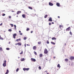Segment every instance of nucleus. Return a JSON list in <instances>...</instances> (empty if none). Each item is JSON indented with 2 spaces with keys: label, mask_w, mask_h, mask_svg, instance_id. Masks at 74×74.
Here are the masks:
<instances>
[{
  "label": "nucleus",
  "mask_w": 74,
  "mask_h": 74,
  "mask_svg": "<svg viewBox=\"0 0 74 74\" xmlns=\"http://www.w3.org/2000/svg\"><path fill=\"white\" fill-rule=\"evenodd\" d=\"M33 31H31V33H33Z\"/></svg>",
  "instance_id": "3c124183"
},
{
  "label": "nucleus",
  "mask_w": 74,
  "mask_h": 74,
  "mask_svg": "<svg viewBox=\"0 0 74 74\" xmlns=\"http://www.w3.org/2000/svg\"><path fill=\"white\" fill-rule=\"evenodd\" d=\"M36 46H35L33 47V49L34 50H36Z\"/></svg>",
  "instance_id": "423d86ee"
},
{
  "label": "nucleus",
  "mask_w": 74,
  "mask_h": 74,
  "mask_svg": "<svg viewBox=\"0 0 74 74\" xmlns=\"http://www.w3.org/2000/svg\"><path fill=\"white\" fill-rule=\"evenodd\" d=\"M56 5L58 6V7H60V3H56Z\"/></svg>",
  "instance_id": "f8f14e48"
},
{
  "label": "nucleus",
  "mask_w": 74,
  "mask_h": 74,
  "mask_svg": "<svg viewBox=\"0 0 74 74\" xmlns=\"http://www.w3.org/2000/svg\"><path fill=\"white\" fill-rule=\"evenodd\" d=\"M3 25V23H1L0 24V26H1Z\"/></svg>",
  "instance_id": "de8ad7c7"
},
{
  "label": "nucleus",
  "mask_w": 74,
  "mask_h": 74,
  "mask_svg": "<svg viewBox=\"0 0 74 74\" xmlns=\"http://www.w3.org/2000/svg\"><path fill=\"white\" fill-rule=\"evenodd\" d=\"M52 24H54V23L53 22H52Z\"/></svg>",
  "instance_id": "603ef678"
},
{
  "label": "nucleus",
  "mask_w": 74,
  "mask_h": 74,
  "mask_svg": "<svg viewBox=\"0 0 74 74\" xmlns=\"http://www.w3.org/2000/svg\"><path fill=\"white\" fill-rule=\"evenodd\" d=\"M8 31L9 32H12V30H11V29H9L8 30Z\"/></svg>",
  "instance_id": "2f4dec72"
},
{
  "label": "nucleus",
  "mask_w": 74,
  "mask_h": 74,
  "mask_svg": "<svg viewBox=\"0 0 74 74\" xmlns=\"http://www.w3.org/2000/svg\"><path fill=\"white\" fill-rule=\"evenodd\" d=\"M51 44H53V45H55V43L54 42H51Z\"/></svg>",
  "instance_id": "a211bd4d"
},
{
  "label": "nucleus",
  "mask_w": 74,
  "mask_h": 74,
  "mask_svg": "<svg viewBox=\"0 0 74 74\" xmlns=\"http://www.w3.org/2000/svg\"><path fill=\"white\" fill-rule=\"evenodd\" d=\"M19 13H21V11H18L17 12V15H18V14H19Z\"/></svg>",
  "instance_id": "4468645a"
},
{
  "label": "nucleus",
  "mask_w": 74,
  "mask_h": 74,
  "mask_svg": "<svg viewBox=\"0 0 74 74\" xmlns=\"http://www.w3.org/2000/svg\"><path fill=\"white\" fill-rule=\"evenodd\" d=\"M47 43L48 44H49V41H48V40L47 41Z\"/></svg>",
  "instance_id": "f704fd0d"
},
{
  "label": "nucleus",
  "mask_w": 74,
  "mask_h": 74,
  "mask_svg": "<svg viewBox=\"0 0 74 74\" xmlns=\"http://www.w3.org/2000/svg\"><path fill=\"white\" fill-rule=\"evenodd\" d=\"M12 12H14V11L13 10L12 11Z\"/></svg>",
  "instance_id": "5fc2aeb1"
},
{
  "label": "nucleus",
  "mask_w": 74,
  "mask_h": 74,
  "mask_svg": "<svg viewBox=\"0 0 74 74\" xmlns=\"http://www.w3.org/2000/svg\"><path fill=\"white\" fill-rule=\"evenodd\" d=\"M47 74H49V73H47Z\"/></svg>",
  "instance_id": "680f3d73"
},
{
  "label": "nucleus",
  "mask_w": 74,
  "mask_h": 74,
  "mask_svg": "<svg viewBox=\"0 0 74 74\" xmlns=\"http://www.w3.org/2000/svg\"><path fill=\"white\" fill-rule=\"evenodd\" d=\"M40 57H42V54H40L39 55Z\"/></svg>",
  "instance_id": "412c9836"
},
{
  "label": "nucleus",
  "mask_w": 74,
  "mask_h": 74,
  "mask_svg": "<svg viewBox=\"0 0 74 74\" xmlns=\"http://www.w3.org/2000/svg\"><path fill=\"white\" fill-rule=\"evenodd\" d=\"M34 53L36 55H37V53L35 51H34Z\"/></svg>",
  "instance_id": "4be33fe9"
},
{
  "label": "nucleus",
  "mask_w": 74,
  "mask_h": 74,
  "mask_svg": "<svg viewBox=\"0 0 74 74\" xmlns=\"http://www.w3.org/2000/svg\"><path fill=\"white\" fill-rule=\"evenodd\" d=\"M57 66L58 67H59V68H60V64H58V65Z\"/></svg>",
  "instance_id": "b1692460"
},
{
  "label": "nucleus",
  "mask_w": 74,
  "mask_h": 74,
  "mask_svg": "<svg viewBox=\"0 0 74 74\" xmlns=\"http://www.w3.org/2000/svg\"><path fill=\"white\" fill-rule=\"evenodd\" d=\"M70 29H71V28L70 27H69L66 29V31H69V30H70Z\"/></svg>",
  "instance_id": "20e7f679"
},
{
  "label": "nucleus",
  "mask_w": 74,
  "mask_h": 74,
  "mask_svg": "<svg viewBox=\"0 0 74 74\" xmlns=\"http://www.w3.org/2000/svg\"><path fill=\"white\" fill-rule=\"evenodd\" d=\"M59 27L60 29H62L63 27V26L62 25H60Z\"/></svg>",
  "instance_id": "ddd939ff"
},
{
  "label": "nucleus",
  "mask_w": 74,
  "mask_h": 74,
  "mask_svg": "<svg viewBox=\"0 0 74 74\" xmlns=\"http://www.w3.org/2000/svg\"><path fill=\"white\" fill-rule=\"evenodd\" d=\"M38 68L40 70H41V66H40L38 67Z\"/></svg>",
  "instance_id": "4c0bfd02"
},
{
  "label": "nucleus",
  "mask_w": 74,
  "mask_h": 74,
  "mask_svg": "<svg viewBox=\"0 0 74 74\" xmlns=\"http://www.w3.org/2000/svg\"><path fill=\"white\" fill-rule=\"evenodd\" d=\"M53 58L54 59H55V57H54Z\"/></svg>",
  "instance_id": "13d9d810"
},
{
  "label": "nucleus",
  "mask_w": 74,
  "mask_h": 74,
  "mask_svg": "<svg viewBox=\"0 0 74 74\" xmlns=\"http://www.w3.org/2000/svg\"><path fill=\"white\" fill-rule=\"evenodd\" d=\"M22 16L23 18H26V15H25V14H23Z\"/></svg>",
  "instance_id": "9b49d317"
},
{
  "label": "nucleus",
  "mask_w": 74,
  "mask_h": 74,
  "mask_svg": "<svg viewBox=\"0 0 74 74\" xmlns=\"http://www.w3.org/2000/svg\"><path fill=\"white\" fill-rule=\"evenodd\" d=\"M29 30H30V29H29V28H27V29L26 30H27V31H29Z\"/></svg>",
  "instance_id": "473e14b6"
},
{
  "label": "nucleus",
  "mask_w": 74,
  "mask_h": 74,
  "mask_svg": "<svg viewBox=\"0 0 74 74\" xmlns=\"http://www.w3.org/2000/svg\"><path fill=\"white\" fill-rule=\"evenodd\" d=\"M28 8L29 9H30V10H33V8L30 6L28 7Z\"/></svg>",
  "instance_id": "2eb2a0df"
},
{
  "label": "nucleus",
  "mask_w": 74,
  "mask_h": 74,
  "mask_svg": "<svg viewBox=\"0 0 74 74\" xmlns=\"http://www.w3.org/2000/svg\"><path fill=\"white\" fill-rule=\"evenodd\" d=\"M27 46H30V45L27 44Z\"/></svg>",
  "instance_id": "8fccbe9b"
},
{
  "label": "nucleus",
  "mask_w": 74,
  "mask_h": 74,
  "mask_svg": "<svg viewBox=\"0 0 74 74\" xmlns=\"http://www.w3.org/2000/svg\"><path fill=\"white\" fill-rule=\"evenodd\" d=\"M6 62H7L6 60H5L4 61V63L3 64V67H5L6 66Z\"/></svg>",
  "instance_id": "f257e3e1"
},
{
  "label": "nucleus",
  "mask_w": 74,
  "mask_h": 74,
  "mask_svg": "<svg viewBox=\"0 0 74 74\" xmlns=\"http://www.w3.org/2000/svg\"><path fill=\"white\" fill-rule=\"evenodd\" d=\"M49 21L50 22H52V18L51 17H50L49 18Z\"/></svg>",
  "instance_id": "1a4fd4ad"
},
{
  "label": "nucleus",
  "mask_w": 74,
  "mask_h": 74,
  "mask_svg": "<svg viewBox=\"0 0 74 74\" xmlns=\"http://www.w3.org/2000/svg\"><path fill=\"white\" fill-rule=\"evenodd\" d=\"M16 45H18L19 46H20L22 45V44L21 43V42L18 43H16L15 44Z\"/></svg>",
  "instance_id": "7ed1b4c3"
},
{
  "label": "nucleus",
  "mask_w": 74,
  "mask_h": 74,
  "mask_svg": "<svg viewBox=\"0 0 74 74\" xmlns=\"http://www.w3.org/2000/svg\"><path fill=\"white\" fill-rule=\"evenodd\" d=\"M31 60H32V61H33V62H36V60L35 59L33 58H31Z\"/></svg>",
  "instance_id": "39448f33"
},
{
  "label": "nucleus",
  "mask_w": 74,
  "mask_h": 74,
  "mask_svg": "<svg viewBox=\"0 0 74 74\" xmlns=\"http://www.w3.org/2000/svg\"><path fill=\"white\" fill-rule=\"evenodd\" d=\"M23 51H22L21 52V53H20V55H21L22 54H23Z\"/></svg>",
  "instance_id": "7c9ffc66"
},
{
  "label": "nucleus",
  "mask_w": 74,
  "mask_h": 74,
  "mask_svg": "<svg viewBox=\"0 0 74 74\" xmlns=\"http://www.w3.org/2000/svg\"><path fill=\"white\" fill-rule=\"evenodd\" d=\"M20 35H22V33H20Z\"/></svg>",
  "instance_id": "09e8293b"
},
{
  "label": "nucleus",
  "mask_w": 74,
  "mask_h": 74,
  "mask_svg": "<svg viewBox=\"0 0 74 74\" xmlns=\"http://www.w3.org/2000/svg\"><path fill=\"white\" fill-rule=\"evenodd\" d=\"M65 60L66 62H67V61L69 60H68L67 59H65Z\"/></svg>",
  "instance_id": "bb28decb"
},
{
  "label": "nucleus",
  "mask_w": 74,
  "mask_h": 74,
  "mask_svg": "<svg viewBox=\"0 0 74 74\" xmlns=\"http://www.w3.org/2000/svg\"><path fill=\"white\" fill-rule=\"evenodd\" d=\"M29 70V68H25V70H27V71H28Z\"/></svg>",
  "instance_id": "c85d7f7f"
},
{
  "label": "nucleus",
  "mask_w": 74,
  "mask_h": 74,
  "mask_svg": "<svg viewBox=\"0 0 74 74\" xmlns=\"http://www.w3.org/2000/svg\"><path fill=\"white\" fill-rule=\"evenodd\" d=\"M7 50H10V48H6Z\"/></svg>",
  "instance_id": "37998d69"
},
{
  "label": "nucleus",
  "mask_w": 74,
  "mask_h": 74,
  "mask_svg": "<svg viewBox=\"0 0 74 74\" xmlns=\"http://www.w3.org/2000/svg\"><path fill=\"white\" fill-rule=\"evenodd\" d=\"M5 14H3L2 16H5Z\"/></svg>",
  "instance_id": "79ce46f5"
},
{
  "label": "nucleus",
  "mask_w": 74,
  "mask_h": 74,
  "mask_svg": "<svg viewBox=\"0 0 74 74\" xmlns=\"http://www.w3.org/2000/svg\"><path fill=\"white\" fill-rule=\"evenodd\" d=\"M51 23H49V25H51Z\"/></svg>",
  "instance_id": "49530a36"
},
{
  "label": "nucleus",
  "mask_w": 74,
  "mask_h": 74,
  "mask_svg": "<svg viewBox=\"0 0 74 74\" xmlns=\"http://www.w3.org/2000/svg\"><path fill=\"white\" fill-rule=\"evenodd\" d=\"M18 70H19V68H18L16 70V71H17V72H18Z\"/></svg>",
  "instance_id": "ea45409f"
},
{
  "label": "nucleus",
  "mask_w": 74,
  "mask_h": 74,
  "mask_svg": "<svg viewBox=\"0 0 74 74\" xmlns=\"http://www.w3.org/2000/svg\"><path fill=\"white\" fill-rule=\"evenodd\" d=\"M14 29H16V26L15 25H14Z\"/></svg>",
  "instance_id": "5701e85b"
},
{
  "label": "nucleus",
  "mask_w": 74,
  "mask_h": 74,
  "mask_svg": "<svg viewBox=\"0 0 74 74\" xmlns=\"http://www.w3.org/2000/svg\"><path fill=\"white\" fill-rule=\"evenodd\" d=\"M48 16V15H46L45 16V18H46Z\"/></svg>",
  "instance_id": "393cba45"
},
{
  "label": "nucleus",
  "mask_w": 74,
  "mask_h": 74,
  "mask_svg": "<svg viewBox=\"0 0 74 74\" xmlns=\"http://www.w3.org/2000/svg\"><path fill=\"white\" fill-rule=\"evenodd\" d=\"M10 25H11V27H13L14 26V25L13 24H10Z\"/></svg>",
  "instance_id": "cd10ccee"
},
{
  "label": "nucleus",
  "mask_w": 74,
  "mask_h": 74,
  "mask_svg": "<svg viewBox=\"0 0 74 74\" xmlns=\"http://www.w3.org/2000/svg\"><path fill=\"white\" fill-rule=\"evenodd\" d=\"M25 60V58H23V59H21V61L22 62L23 61H24Z\"/></svg>",
  "instance_id": "aec40b11"
},
{
  "label": "nucleus",
  "mask_w": 74,
  "mask_h": 74,
  "mask_svg": "<svg viewBox=\"0 0 74 74\" xmlns=\"http://www.w3.org/2000/svg\"><path fill=\"white\" fill-rule=\"evenodd\" d=\"M21 40V39H17V40H16V41L18 42L19 41Z\"/></svg>",
  "instance_id": "f3484780"
},
{
  "label": "nucleus",
  "mask_w": 74,
  "mask_h": 74,
  "mask_svg": "<svg viewBox=\"0 0 74 74\" xmlns=\"http://www.w3.org/2000/svg\"><path fill=\"white\" fill-rule=\"evenodd\" d=\"M44 53L45 54H47L48 53V51L47 49H45L44 51Z\"/></svg>",
  "instance_id": "f03ea898"
},
{
  "label": "nucleus",
  "mask_w": 74,
  "mask_h": 74,
  "mask_svg": "<svg viewBox=\"0 0 74 74\" xmlns=\"http://www.w3.org/2000/svg\"><path fill=\"white\" fill-rule=\"evenodd\" d=\"M9 17L10 19H11V16H9Z\"/></svg>",
  "instance_id": "c03bdc74"
},
{
  "label": "nucleus",
  "mask_w": 74,
  "mask_h": 74,
  "mask_svg": "<svg viewBox=\"0 0 74 74\" xmlns=\"http://www.w3.org/2000/svg\"><path fill=\"white\" fill-rule=\"evenodd\" d=\"M6 73H9V71L8 69L7 70V72Z\"/></svg>",
  "instance_id": "c9c22d12"
},
{
  "label": "nucleus",
  "mask_w": 74,
  "mask_h": 74,
  "mask_svg": "<svg viewBox=\"0 0 74 74\" xmlns=\"http://www.w3.org/2000/svg\"><path fill=\"white\" fill-rule=\"evenodd\" d=\"M24 46L25 47H26V44H25Z\"/></svg>",
  "instance_id": "a18cd8bd"
},
{
  "label": "nucleus",
  "mask_w": 74,
  "mask_h": 74,
  "mask_svg": "<svg viewBox=\"0 0 74 74\" xmlns=\"http://www.w3.org/2000/svg\"><path fill=\"white\" fill-rule=\"evenodd\" d=\"M6 73H9V71L8 69L7 70V72Z\"/></svg>",
  "instance_id": "e433bc0d"
},
{
  "label": "nucleus",
  "mask_w": 74,
  "mask_h": 74,
  "mask_svg": "<svg viewBox=\"0 0 74 74\" xmlns=\"http://www.w3.org/2000/svg\"><path fill=\"white\" fill-rule=\"evenodd\" d=\"M70 34H71V35H72V33H71V31H70Z\"/></svg>",
  "instance_id": "58836bf2"
},
{
  "label": "nucleus",
  "mask_w": 74,
  "mask_h": 74,
  "mask_svg": "<svg viewBox=\"0 0 74 74\" xmlns=\"http://www.w3.org/2000/svg\"><path fill=\"white\" fill-rule=\"evenodd\" d=\"M23 70L24 71H25V70H26V68H23Z\"/></svg>",
  "instance_id": "a19ab883"
},
{
  "label": "nucleus",
  "mask_w": 74,
  "mask_h": 74,
  "mask_svg": "<svg viewBox=\"0 0 74 74\" xmlns=\"http://www.w3.org/2000/svg\"><path fill=\"white\" fill-rule=\"evenodd\" d=\"M16 16L17 17H18V16Z\"/></svg>",
  "instance_id": "052dcab7"
},
{
  "label": "nucleus",
  "mask_w": 74,
  "mask_h": 74,
  "mask_svg": "<svg viewBox=\"0 0 74 74\" xmlns=\"http://www.w3.org/2000/svg\"><path fill=\"white\" fill-rule=\"evenodd\" d=\"M13 37L14 38H15V36H16V34H14L13 35Z\"/></svg>",
  "instance_id": "6e6552de"
},
{
  "label": "nucleus",
  "mask_w": 74,
  "mask_h": 74,
  "mask_svg": "<svg viewBox=\"0 0 74 74\" xmlns=\"http://www.w3.org/2000/svg\"><path fill=\"white\" fill-rule=\"evenodd\" d=\"M49 5L51 6H52L53 5V4L51 2H49Z\"/></svg>",
  "instance_id": "9d476101"
},
{
  "label": "nucleus",
  "mask_w": 74,
  "mask_h": 74,
  "mask_svg": "<svg viewBox=\"0 0 74 74\" xmlns=\"http://www.w3.org/2000/svg\"><path fill=\"white\" fill-rule=\"evenodd\" d=\"M66 45V44H65V45Z\"/></svg>",
  "instance_id": "e2e57ef3"
},
{
  "label": "nucleus",
  "mask_w": 74,
  "mask_h": 74,
  "mask_svg": "<svg viewBox=\"0 0 74 74\" xmlns=\"http://www.w3.org/2000/svg\"><path fill=\"white\" fill-rule=\"evenodd\" d=\"M26 39H27V38H26V37H24V40H26Z\"/></svg>",
  "instance_id": "c756f323"
},
{
  "label": "nucleus",
  "mask_w": 74,
  "mask_h": 74,
  "mask_svg": "<svg viewBox=\"0 0 74 74\" xmlns=\"http://www.w3.org/2000/svg\"><path fill=\"white\" fill-rule=\"evenodd\" d=\"M58 18H60V16H58Z\"/></svg>",
  "instance_id": "6e6d98bb"
},
{
  "label": "nucleus",
  "mask_w": 74,
  "mask_h": 74,
  "mask_svg": "<svg viewBox=\"0 0 74 74\" xmlns=\"http://www.w3.org/2000/svg\"><path fill=\"white\" fill-rule=\"evenodd\" d=\"M10 43H11V42H9V44H10Z\"/></svg>",
  "instance_id": "4d7b16f0"
},
{
  "label": "nucleus",
  "mask_w": 74,
  "mask_h": 74,
  "mask_svg": "<svg viewBox=\"0 0 74 74\" xmlns=\"http://www.w3.org/2000/svg\"><path fill=\"white\" fill-rule=\"evenodd\" d=\"M70 60H73V59H74V56H71L70 58Z\"/></svg>",
  "instance_id": "0eeeda50"
},
{
  "label": "nucleus",
  "mask_w": 74,
  "mask_h": 74,
  "mask_svg": "<svg viewBox=\"0 0 74 74\" xmlns=\"http://www.w3.org/2000/svg\"><path fill=\"white\" fill-rule=\"evenodd\" d=\"M46 71H45V72H46Z\"/></svg>",
  "instance_id": "0e129e2a"
},
{
  "label": "nucleus",
  "mask_w": 74,
  "mask_h": 74,
  "mask_svg": "<svg viewBox=\"0 0 74 74\" xmlns=\"http://www.w3.org/2000/svg\"><path fill=\"white\" fill-rule=\"evenodd\" d=\"M0 40H4V39L3 38L1 37L0 38Z\"/></svg>",
  "instance_id": "72a5a7b5"
},
{
  "label": "nucleus",
  "mask_w": 74,
  "mask_h": 74,
  "mask_svg": "<svg viewBox=\"0 0 74 74\" xmlns=\"http://www.w3.org/2000/svg\"><path fill=\"white\" fill-rule=\"evenodd\" d=\"M19 33H21V31H19Z\"/></svg>",
  "instance_id": "864d4df0"
},
{
  "label": "nucleus",
  "mask_w": 74,
  "mask_h": 74,
  "mask_svg": "<svg viewBox=\"0 0 74 74\" xmlns=\"http://www.w3.org/2000/svg\"><path fill=\"white\" fill-rule=\"evenodd\" d=\"M46 60H48V59H46Z\"/></svg>",
  "instance_id": "bf43d9fd"
},
{
  "label": "nucleus",
  "mask_w": 74,
  "mask_h": 74,
  "mask_svg": "<svg viewBox=\"0 0 74 74\" xmlns=\"http://www.w3.org/2000/svg\"><path fill=\"white\" fill-rule=\"evenodd\" d=\"M38 45H40L41 44V42H38Z\"/></svg>",
  "instance_id": "6ab92c4d"
},
{
  "label": "nucleus",
  "mask_w": 74,
  "mask_h": 74,
  "mask_svg": "<svg viewBox=\"0 0 74 74\" xmlns=\"http://www.w3.org/2000/svg\"><path fill=\"white\" fill-rule=\"evenodd\" d=\"M2 50H3V49H2V47H0V50L1 51H2Z\"/></svg>",
  "instance_id": "a878e982"
},
{
  "label": "nucleus",
  "mask_w": 74,
  "mask_h": 74,
  "mask_svg": "<svg viewBox=\"0 0 74 74\" xmlns=\"http://www.w3.org/2000/svg\"><path fill=\"white\" fill-rule=\"evenodd\" d=\"M52 39L53 40H56V38H55V37H53L52 38Z\"/></svg>",
  "instance_id": "dca6fc26"
}]
</instances>
